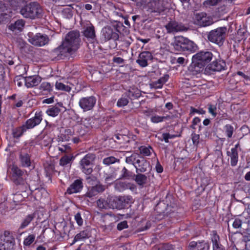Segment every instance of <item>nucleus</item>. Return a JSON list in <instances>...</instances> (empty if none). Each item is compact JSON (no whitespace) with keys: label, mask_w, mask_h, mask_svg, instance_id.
Segmentation results:
<instances>
[{"label":"nucleus","mask_w":250,"mask_h":250,"mask_svg":"<svg viewBox=\"0 0 250 250\" xmlns=\"http://www.w3.org/2000/svg\"><path fill=\"white\" fill-rule=\"evenodd\" d=\"M80 42L79 32L70 31L66 34L62 44L53 50V53L60 58L67 57L78 50Z\"/></svg>","instance_id":"nucleus-1"},{"label":"nucleus","mask_w":250,"mask_h":250,"mask_svg":"<svg viewBox=\"0 0 250 250\" xmlns=\"http://www.w3.org/2000/svg\"><path fill=\"white\" fill-rule=\"evenodd\" d=\"M212 58V54L209 51H200L196 53L192 56V62L188 67V70L193 75L200 73L201 69Z\"/></svg>","instance_id":"nucleus-2"},{"label":"nucleus","mask_w":250,"mask_h":250,"mask_svg":"<svg viewBox=\"0 0 250 250\" xmlns=\"http://www.w3.org/2000/svg\"><path fill=\"white\" fill-rule=\"evenodd\" d=\"M19 13L22 16L30 20L41 18L43 16V10L37 2H31L19 8Z\"/></svg>","instance_id":"nucleus-3"},{"label":"nucleus","mask_w":250,"mask_h":250,"mask_svg":"<svg viewBox=\"0 0 250 250\" xmlns=\"http://www.w3.org/2000/svg\"><path fill=\"white\" fill-rule=\"evenodd\" d=\"M227 28L219 27L209 32L208 38V40L214 43L221 45L224 42L226 36Z\"/></svg>","instance_id":"nucleus-4"},{"label":"nucleus","mask_w":250,"mask_h":250,"mask_svg":"<svg viewBox=\"0 0 250 250\" xmlns=\"http://www.w3.org/2000/svg\"><path fill=\"white\" fill-rule=\"evenodd\" d=\"M102 37L104 41H117L119 39V30L114 25L106 26L101 31Z\"/></svg>","instance_id":"nucleus-5"},{"label":"nucleus","mask_w":250,"mask_h":250,"mask_svg":"<svg viewBox=\"0 0 250 250\" xmlns=\"http://www.w3.org/2000/svg\"><path fill=\"white\" fill-rule=\"evenodd\" d=\"M86 180L87 183L89 184H96L95 186H92L91 188H88V191L85 194L86 197L91 198L97 195L99 192L104 191V188L103 187L96 184L97 182L95 177L88 176L86 177Z\"/></svg>","instance_id":"nucleus-6"},{"label":"nucleus","mask_w":250,"mask_h":250,"mask_svg":"<svg viewBox=\"0 0 250 250\" xmlns=\"http://www.w3.org/2000/svg\"><path fill=\"white\" fill-rule=\"evenodd\" d=\"M95 159L93 154H87L81 160L80 162L82 171L86 175H89L93 171L92 163Z\"/></svg>","instance_id":"nucleus-7"},{"label":"nucleus","mask_w":250,"mask_h":250,"mask_svg":"<svg viewBox=\"0 0 250 250\" xmlns=\"http://www.w3.org/2000/svg\"><path fill=\"white\" fill-rule=\"evenodd\" d=\"M29 42L32 44L42 46L47 44L49 41V39L47 35H43L40 33L33 35L31 33L28 34Z\"/></svg>","instance_id":"nucleus-8"},{"label":"nucleus","mask_w":250,"mask_h":250,"mask_svg":"<svg viewBox=\"0 0 250 250\" xmlns=\"http://www.w3.org/2000/svg\"><path fill=\"white\" fill-rule=\"evenodd\" d=\"M193 21L195 24L201 27L209 26L212 23V19L204 12L195 14Z\"/></svg>","instance_id":"nucleus-9"},{"label":"nucleus","mask_w":250,"mask_h":250,"mask_svg":"<svg viewBox=\"0 0 250 250\" xmlns=\"http://www.w3.org/2000/svg\"><path fill=\"white\" fill-rule=\"evenodd\" d=\"M96 103V99L94 96L83 97L80 99L79 105L84 112L93 109Z\"/></svg>","instance_id":"nucleus-10"},{"label":"nucleus","mask_w":250,"mask_h":250,"mask_svg":"<svg viewBox=\"0 0 250 250\" xmlns=\"http://www.w3.org/2000/svg\"><path fill=\"white\" fill-rule=\"evenodd\" d=\"M42 120V112H36L34 117L28 119L25 124L23 125L27 131L28 129H32L39 125Z\"/></svg>","instance_id":"nucleus-11"},{"label":"nucleus","mask_w":250,"mask_h":250,"mask_svg":"<svg viewBox=\"0 0 250 250\" xmlns=\"http://www.w3.org/2000/svg\"><path fill=\"white\" fill-rule=\"evenodd\" d=\"M83 34L91 43H94L96 41L95 28L90 22H87L84 26Z\"/></svg>","instance_id":"nucleus-12"},{"label":"nucleus","mask_w":250,"mask_h":250,"mask_svg":"<svg viewBox=\"0 0 250 250\" xmlns=\"http://www.w3.org/2000/svg\"><path fill=\"white\" fill-rule=\"evenodd\" d=\"M165 27L168 33H174L187 30V28L183 24L176 21H169L165 25Z\"/></svg>","instance_id":"nucleus-13"},{"label":"nucleus","mask_w":250,"mask_h":250,"mask_svg":"<svg viewBox=\"0 0 250 250\" xmlns=\"http://www.w3.org/2000/svg\"><path fill=\"white\" fill-rule=\"evenodd\" d=\"M113 197H109L106 199L104 198H100L97 201V205L99 208L101 209H108V208H115L118 206L116 205L115 203L113 202Z\"/></svg>","instance_id":"nucleus-14"},{"label":"nucleus","mask_w":250,"mask_h":250,"mask_svg":"<svg viewBox=\"0 0 250 250\" xmlns=\"http://www.w3.org/2000/svg\"><path fill=\"white\" fill-rule=\"evenodd\" d=\"M0 240L7 244L9 247L13 246L15 243L12 233L8 230H4L0 234Z\"/></svg>","instance_id":"nucleus-15"},{"label":"nucleus","mask_w":250,"mask_h":250,"mask_svg":"<svg viewBox=\"0 0 250 250\" xmlns=\"http://www.w3.org/2000/svg\"><path fill=\"white\" fill-rule=\"evenodd\" d=\"M131 201V197L130 196H119L118 197H113V202L116 204L118 206L115 208L121 209L126 206V204H129Z\"/></svg>","instance_id":"nucleus-16"},{"label":"nucleus","mask_w":250,"mask_h":250,"mask_svg":"<svg viewBox=\"0 0 250 250\" xmlns=\"http://www.w3.org/2000/svg\"><path fill=\"white\" fill-rule=\"evenodd\" d=\"M42 81V78L39 75H33L24 78V84L27 88L38 85Z\"/></svg>","instance_id":"nucleus-17"},{"label":"nucleus","mask_w":250,"mask_h":250,"mask_svg":"<svg viewBox=\"0 0 250 250\" xmlns=\"http://www.w3.org/2000/svg\"><path fill=\"white\" fill-rule=\"evenodd\" d=\"M83 184L82 180L77 179L67 189V192L72 194L80 192L83 189Z\"/></svg>","instance_id":"nucleus-18"},{"label":"nucleus","mask_w":250,"mask_h":250,"mask_svg":"<svg viewBox=\"0 0 250 250\" xmlns=\"http://www.w3.org/2000/svg\"><path fill=\"white\" fill-rule=\"evenodd\" d=\"M186 38L179 36L175 37L174 42L172 45L175 50L177 52H183L184 45L186 41Z\"/></svg>","instance_id":"nucleus-19"},{"label":"nucleus","mask_w":250,"mask_h":250,"mask_svg":"<svg viewBox=\"0 0 250 250\" xmlns=\"http://www.w3.org/2000/svg\"><path fill=\"white\" fill-rule=\"evenodd\" d=\"M151 59V53L148 51H144L140 54L136 62L142 67H146L148 64L147 62Z\"/></svg>","instance_id":"nucleus-20"},{"label":"nucleus","mask_w":250,"mask_h":250,"mask_svg":"<svg viewBox=\"0 0 250 250\" xmlns=\"http://www.w3.org/2000/svg\"><path fill=\"white\" fill-rule=\"evenodd\" d=\"M189 247L191 250H208L209 244L205 241L201 242L192 241L189 244Z\"/></svg>","instance_id":"nucleus-21"},{"label":"nucleus","mask_w":250,"mask_h":250,"mask_svg":"<svg viewBox=\"0 0 250 250\" xmlns=\"http://www.w3.org/2000/svg\"><path fill=\"white\" fill-rule=\"evenodd\" d=\"M226 67V62L223 60L213 61L208 66V68L212 71H221L224 70Z\"/></svg>","instance_id":"nucleus-22"},{"label":"nucleus","mask_w":250,"mask_h":250,"mask_svg":"<svg viewBox=\"0 0 250 250\" xmlns=\"http://www.w3.org/2000/svg\"><path fill=\"white\" fill-rule=\"evenodd\" d=\"M6 4L5 2H0V22H4L10 17L11 11Z\"/></svg>","instance_id":"nucleus-23"},{"label":"nucleus","mask_w":250,"mask_h":250,"mask_svg":"<svg viewBox=\"0 0 250 250\" xmlns=\"http://www.w3.org/2000/svg\"><path fill=\"white\" fill-rule=\"evenodd\" d=\"M148 6L151 8L152 12L160 13L164 10V6L163 1L161 0L151 1L148 4Z\"/></svg>","instance_id":"nucleus-24"},{"label":"nucleus","mask_w":250,"mask_h":250,"mask_svg":"<svg viewBox=\"0 0 250 250\" xmlns=\"http://www.w3.org/2000/svg\"><path fill=\"white\" fill-rule=\"evenodd\" d=\"M12 177L15 182L17 184H21L23 181L22 176L23 174V171L17 166H13L12 168Z\"/></svg>","instance_id":"nucleus-25"},{"label":"nucleus","mask_w":250,"mask_h":250,"mask_svg":"<svg viewBox=\"0 0 250 250\" xmlns=\"http://www.w3.org/2000/svg\"><path fill=\"white\" fill-rule=\"evenodd\" d=\"M137 164H136L135 167L136 169V172H144L146 171L147 168L149 167V164L148 162L144 159H137L136 160Z\"/></svg>","instance_id":"nucleus-26"},{"label":"nucleus","mask_w":250,"mask_h":250,"mask_svg":"<svg viewBox=\"0 0 250 250\" xmlns=\"http://www.w3.org/2000/svg\"><path fill=\"white\" fill-rule=\"evenodd\" d=\"M94 121V119L92 117L82 118L81 121V127L83 128L84 131H88L93 127Z\"/></svg>","instance_id":"nucleus-27"},{"label":"nucleus","mask_w":250,"mask_h":250,"mask_svg":"<svg viewBox=\"0 0 250 250\" xmlns=\"http://www.w3.org/2000/svg\"><path fill=\"white\" fill-rule=\"evenodd\" d=\"M21 164L23 167H29L31 166L30 156L27 153H21L20 155Z\"/></svg>","instance_id":"nucleus-28"},{"label":"nucleus","mask_w":250,"mask_h":250,"mask_svg":"<svg viewBox=\"0 0 250 250\" xmlns=\"http://www.w3.org/2000/svg\"><path fill=\"white\" fill-rule=\"evenodd\" d=\"M25 24L24 20L21 19L16 21L14 23L11 24L9 26V29L13 31L16 30L21 31Z\"/></svg>","instance_id":"nucleus-29"},{"label":"nucleus","mask_w":250,"mask_h":250,"mask_svg":"<svg viewBox=\"0 0 250 250\" xmlns=\"http://www.w3.org/2000/svg\"><path fill=\"white\" fill-rule=\"evenodd\" d=\"M168 77L167 76H165L164 77L160 78L157 81L152 82L150 84L151 88H154L155 89L161 88L165 83H166L168 80Z\"/></svg>","instance_id":"nucleus-30"},{"label":"nucleus","mask_w":250,"mask_h":250,"mask_svg":"<svg viewBox=\"0 0 250 250\" xmlns=\"http://www.w3.org/2000/svg\"><path fill=\"white\" fill-rule=\"evenodd\" d=\"M227 154L230 158L231 166L232 167L236 166L238 159L237 150H236L235 148H231V152L228 151Z\"/></svg>","instance_id":"nucleus-31"},{"label":"nucleus","mask_w":250,"mask_h":250,"mask_svg":"<svg viewBox=\"0 0 250 250\" xmlns=\"http://www.w3.org/2000/svg\"><path fill=\"white\" fill-rule=\"evenodd\" d=\"M115 188L116 190L122 191L128 188H134L133 185L126 182H118L116 183Z\"/></svg>","instance_id":"nucleus-32"},{"label":"nucleus","mask_w":250,"mask_h":250,"mask_svg":"<svg viewBox=\"0 0 250 250\" xmlns=\"http://www.w3.org/2000/svg\"><path fill=\"white\" fill-rule=\"evenodd\" d=\"M213 250H226L225 248L219 243V237L216 234H214L212 237Z\"/></svg>","instance_id":"nucleus-33"},{"label":"nucleus","mask_w":250,"mask_h":250,"mask_svg":"<svg viewBox=\"0 0 250 250\" xmlns=\"http://www.w3.org/2000/svg\"><path fill=\"white\" fill-rule=\"evenodd\" d=\"M4 1L7 5H9L16 10L24 3L25 0H4Z\"/></svg>","instance_id":"nucleus-34"},{"label":"nucleus","mask_w":250,"mask_h":250,"mask_svg":"<svg viewBox=\"0 0 250 250\" xmlns=\"http://www.w3.org/2000/svg\"><path fill=\"white\" fill-rule=\"evenodd\" d=\"M197 48V45L191 41L186 39L185 45H184L183 51H188L190 52H194Z\"/></svg>","instance_id":"nucleus-35"},{"label":"nucleus","mask_w":250,"mask_h":250,"mask_svg":"<svg viewBox=\"0 0 250 250\" xmlns=\"http://www.w3.org/2000/svg\"><path fill=\"white\" fill-rule=\"evenodd\" d=\"M140 95L139 90L134 87L130 88L127 93V96L131 99H137L140 97Z\"/></svg>","instance_id":"nucleus-36"},{"label":"nucleus","mask_w":250,"mask_h":250,"mask_svg":"<svg viewBox=\"0 0 250 250\" xmlns=\"http://www.w3.org/2000/svg\"><path fill=\"white\" fill-rule=\"evenodd\" d=\"M39 89L43 94L50 92L52 90V86L48 82H43L39 86Z\"/></svg>","instance_id":"nucleus-37"},{"label":"nucleus","mask_w":250,"mask_h":250,"mask_svg":"<svg viewBox=\"0 0 250 250\" xmlns=\"http://www.w3.org/2000/svg\"><path fill=\"white\" fill-rule=\"evenodd\" d=\"M90 237L89 230L85 229L80 232L75 236V241H83Z\"/></svg>","instance_id":"nucleus-38"},{"label":"nucleus","mask_w":250,"mask_h":250,"mask_svg":"<svg viewBox=\"0 0 250 250\" xmlns=\"http://www.w3.org/2000/svg\"><path fill=\"white\" fill-rule=\"evenodd\" d=\"M55 86L56 89L57 90L67 92H69L71 90V87L70 86L66 85L61 82L57 81Z\"/></svg>","instance_id":"nucleus-39"},{"label":"nucleus","mask_w":250,"mask_h":250,"mask_svg":"<svg viewBox=\"0 0 250 250\" xmlns=\"http://www.w3.org/2000/svg\"><path fill=\"white\" fill-rule=\"evenodd\" d=\"M140 153L145 156H149L153 152V148L149 146H143L139 147Z\"/></svg>","instance_id":"nucleus-40"},{"label":"nucleus","mask_w":250,"mask_h":250,"mask_svg":"<svg viewBox=\"0 0 250 250\" xmlns=\"http://www.w3.org/2000/svg\"><path fill=\"white\" fill-rule=\"evenodd\" d=\"M60 112L61 109L57 106H51L46 111V113L48 115L53 117L58 116Z\"/></svg>","instance_id":"nucleus-41"},{"label":"nucleus","mask_w":250,"mask_h":250,"mask_svg":"<svg viewBox=\"0 0 250 250\" xmlns=\"http://www.w3.org/2000/svg\"><path fill=\"white\" fill-rule=\"evenodd\" d=\"M104 178L105 183L107 184H110L116 179L117 174L114 172L106 173L104 175Z\"/></svg>","instance_id":"nucleus-42"},{"label":"nucleus","mask_w":250,"mask_h":250,"mask_svg":"<svg viewBox=\"0 0 250 250\" xmlns=\"http://www.w3.org/2000/svg\"><path fill=\"white\" fill-rule=\"evenodd\" d=\"M26 131L24 127L22 125L19 127L15 128L12 130V135L14 138H19Z\"/></svg>","instance_id":"nucleus-43"},{"label":"nucleus","mask_w":250,"mask_h":250,"mask_svg":"<svg viewBox=\"0 0 250 250\" xmlns=\"http://www.w3.org/2000/svg\"><path fill=\"white\" fill-rule=\"evenodd\" d=\"M35 217L34 213L28 215L25 217L22 222L20 228L23 229L26 227Z\"/></svg>","instance_id":"nucleus-44"},{"label":"nucleus","mask_w":250,"mask_h":250,"mask_svg":"<svg viewBox=\"0 0 250 250\" xmlns=\"http://www.w3.org/2000/svg\"><path fill=\"white\" fill-rule=\"evenodd\" d=\"M73 159L72 155H65L62 157L60 160V165L62 166H66L70 164Z\"/></svg>","instance_id":"nucleus-45"},{"label":"nucleus","mask_w":250,"mask_h":250,"mask_svg":"<svg viewBox=\"0 0 250 250\" xmlns=\"http://www.w3.org/2000/svg\"><path fill=\"white\" fill-rule=\"evenodd\" d=\"M36 236L35 234H30L26 237L23 242L24 246L29 247L35 240Z\"/></svg>","instance_id":"nucleus-46"},{"label":"nucleus","mask_w":250,"mask_h":250,"mask_svg":"<svg viewBox=\"0 0 250 250\" xmlns=\"http://www.w3.org/2000/svg\"><path fill=\"white\" fill-rule=\"evenodd\" d=\"M147 177L142 174H138L136 175L135 180L136 183L140 186L144 185L146 181Z\"/></svg>","instance_id":"nucleus-47"},{"label":"nucleus","mask_w":250,"mask_h":250,"mask_svg":"<svg viewBox=\"0 0 250 250\" xmlns=\"http://www.w3.org/2000/svg\"><path fill=\"white\" fill-rule=\"evenodd\" d=\"M58 149L62 153L69 154L71 152V148L70 144L62 145L58 147Z\"/></svg>","instance_id":"nucleus-48"},{"label":"nucleus","mask_w":250,"mask_h":250,"mask_svg":"<svg viewBox=\"0 0 250 250\" xmlns=\"http://www.w3.org/2000/svg\"><path fill=\"white\" fill-rule=\"evenodd\" d=\"M128 103V99L124 96H122L118 100L117 102V105L118 107H123L126 105Z\"/></svg>","instance_id":"nucleus-49"},{"label":"nucleus","mask_w":250,"mask_h":250,"mask_svg":"<svg viewBox=\"0 0 250 250\" xmlns=\"http://www.w3.org/2000/svg\"><path fill=\"white\" fill-rule=\"evenodd\" d=\"M166 119H167L166 117L155 115L151 117L150 121L151 122L156 124L163 122Z\"/></svg>","instance_id":"nucleus-50"},{"label":"nucleus","mask_w":250,"mask_h":250,"mask_svg":"<svg viewBox=\"0 0 250 250\" xmlns=\"http://www.w3.org/2000/svg\"><path fill=\"white\" fill-rule=\"evenodd\" d=\"M224 129L227 136L228 138H231L233 132V127L230 125H226Z\"/></svg>","instance_id":"nucleus-51"},{"label":"nucleus","mask_w":250,"mask_h":250,"mask_svg":"<svg viewBox=\"0 0 250 250\" xmlns=\"http://www.w3.org/2000/svg\"><path fill=\"white\" fill-rule=\"evenodd\" d=\"M138 156L137 157L135 155H132L126 158L125 162L129 164L133 165L135 167L137 164L136 160L138 159Z\"/></svg>","instance_id":"nucleus-52"},{"label":"nucleus","mask_w":250,"mask_h":250,"mask_svg":"<svg viewBox=\"0 0 250 250\" xmlns=\"http://www.w3.org/2000/svg\"><path fill=\"white\" fill-rule=\"evenodd\" d=\"M117 161V159L113 156H110L105 158L103 160V163L105 165H109L115 163Z\"/></svg>","instance_id":"nucleus-53"},{"label":"nucleus","mask_w":250,"mask_h":250,"mask_svg":"<svg viewBox=\"0 0 250 250\" xmlns=\"http://www.w3.org/2000/svg\"><path fill=\"white\" fill-rule=\"evenodd\" d=\"M208 112L212 115L213 118L215 117L217 114L216 105L210 104H208Z\"/></svg>","instance_id":"nucleus-54"},{"label":"nucleus","mask_w":250,"mask_h":250,"mask_svg":"<svg viewBox=\"0 0 250 250\" xmlns=\"http://www.w3.org/2000/svg\"><path fill=\"white\" fill-rule=\"evenodd\" d=\"M222 0H206L203 2V5L205 6H214L217 4Z\"/></svg>","instance_id":"nucleus-55"},{"label":"nucleus","mask_w":250,"mask_h":250,"mask_svg":"<svg viewBox=\"0 0 250 250\" xmlns=\"http://www.w3.org/2000/svg\"><path fill=\"white\" fill-rule=\"evenodd\" d=\"M74 219L78 226H82L83 225V219L80 212H78L75 215Z\"/></svg>","instance_id":"nucleus-56"},{"label":"nucleus","mask_w":250,"mask_h":250,"mask_svg":"<svg viewBox=\"0 0 250 250\" xmlns=\"http://www.w3.org/2000/svg\"><path fill=\"white\" fill-rule=\"evenodd\" d=\"M243 240L246 243V248L250 250V232L248 233L243 236Z\"/></svg>","instance_id":"nucleus-57"},{"label":"nucleus","mask_w":250,"mask_h":250,"mask_svg":"<svg viewBox=\"0 0 250 250\" xmlns=\"http://www.w3.org/2000/svg\"><path fill=\"white\" fill-rule=\"evenodd\" d=\"M128 227L127 223L126 221H124L118 223L117 225V229L119 230H122Z\"/></svg>","instance_id":"nucleus-58"},{"label":"nucleus","mask_w":250,"mask_h":250,"mask_svg":"<svg viewBox=\"0 0 250 250\" xmlns=\"http://www.w3.org/2000/svg\"><path fill=\"white\" fill-rule=\"evenodd\" d=\"M200 136L198 134H193L192 135V140L194 145L197 146L199 143Z\"/></svg>","instance_id":"nucleus-59"},{"label":"nucleus","mask_w":250,"mask_h":250,"mask_svg":"<svg viewBox=\"0 0 250 250\" xmlns=\"http://www.w3.org/2000/svg\"><path fill=\"white\" fill-rule=\"evenodd\" d=\"M242 221L239 219H235L233 223V227L235 229H238L242 226Z\"/></svg>","instance_id":"nucleus-60"},{"label":"nucleus","mask_w":250,"mask_h":250,"mask_svg":"<svg viewBox=\"0 0 250 250\" xmlns=\"http://www.w3.org/2000/svg\"><path fill=\"white\" fill-rule=\"evenodd\" d=\"M174 137V135H171L167 133H165L163 134V139L166 143H168L169 139L173 138Z\"/></svg>","instance_id":"nucleus-61"},{"label":"nucleus","mask_w":250,"mask_h":250,"mask_svg":"<svg viewBox=\"0 0 250 250\" xmlns=\"http://www.w3.org/2000/svg\"><path fill=\"white\" fill-rule=\"evenodd\" d=\"M15 82L19 87H21L23 83H24V78H17L15 80Z\"/></svg>","instance_id":"nucleus-62"},{"label":"nucleus","mask_w":250,"mask_h":250,"mask_svg":"<svg viewBox=\"0 0 250 250\" xmlns=\"http://www.w3.org/2000/svg\"><path fill=\"white\" fill-rule=\"evenodd\" d=\"M155 168H156V171L159 173H162L163 171V167L161 165V164H160V163L158 160H157V164H156V165L155 167Z\"/></svg>","instance_id":"nucleus-63"},{"label":"nucleus","mask_w":250,"mask_h":250,"mask_svg":"<svg viewBox=\"0 0 250 250\" xmlns=\"http://www.w3.org/2000/svg\"><path fill=\"white\" fill-rule=\"evenodd\" d=\"M122 176L124 178H127L129 176V171L128 170L124 167L122 169Z\"/></svg>","instance_id":"nucleus-64"}]
</instances>
